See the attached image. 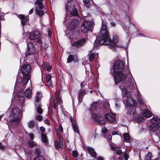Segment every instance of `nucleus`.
<instances>
[{
  "instance_id": "nucleus-13",
  "label": "nucleus",
  "mask_w": 160,
  "mask_h": 160,
  "mask_svg": "<svg viewBox=\"0 0 160 160\" xmlns=\"http://www.w3.org/2000/svg\"><path fill=\"white\" fill-rule=\"evenodd\" d=\"M79 23L78 20L76 19H72L71 22L68 23V27L70 30L74 29Z\"/></svg>"
},
{
  "instance_id": "nucleus-27",
  "label": "nucleus",
  "mask_w": 160,
  "mask_h": 160,
  "mask_svg": "<svg viewBox=\"0 0 160 160\" xmlns=\"http://www.w3.org/2000/svg\"><path fill=\"white\" fill-rule=\"evenodd\" d=\"M110 146L112 149L114 151H116V152L118 154H121L122 153V152L121 150H118V148L113 145L110 144Z\"/></svg>"
},
{
  "instance_id": "nucleus-45",
  "label": "nucleus",
  "mask_w": 160,
  "mask_h": 160,
  "mask_svg": "<svg viewBox=\"0 0 160 160\" xmlns=\"http://www.w3.org/2000/svg\"><path fill=\"white\" fill-rule=\"evenodd\" d=\"M138 102H139V103L141 104H142L143 103V102L140 98V96H138Z\"/></svg>"
},
{
  "instance_id": "nucleus-35",
  "label": "nucleus",
  "mask_w": 160,
  "mask_h": 160,
  "mask_svg": "<svg viewBox=\"0 0 160 160\" xmlns=\"http://www.w3.org/2000/svg\"><path fill=\"white\" fill-rule=\"evenodd\" d=\"M35 124V122L33 120L30 121L28 123V126L30 128H32L34 127Z\"/></svg>"
},
{
  "instance_id": "nucleus-30",
  "label": "nucleus",
  "mask_w": 160,
  "mask_h": 160,
  "mask_svg": "<svg viewBox=\"0 0 160 160\" xmlns=\"http://www.w3.org/2000/svg\"><path fill=\"white\" fill-rule=\"evenodd\" d=\"M17 96L18 97L17 99L20 101H22L25 98L22 92L18 93L17 94Z\"/></svg>"
},
{
  "instance_id": "nucleus-12",
  "label": "nucleus",
  "mask_w": 160,
  "mask_h": 160,
  "mask_svg": "<svg viewBox=\"0 0 160 160\" xmlns=\"http://www.w3.org/2000/svg\"><path fill=\"white\" fill-rule=\"evenodd\" d=\"M27 50L26 52V56L28 55L29 54H32L35 52V49L34 45L31 43H27Z\"/></svg>"
},
{
  "instance_id": "nucleus-46",
  "label": "nucleus",
  "mask_w": 160,
  "mask_h": 160,
  "mask_svg": "<svg viewBox=\"0 0 160 160\" xmlns=\"http://www.w3.org/2000/svg\"><path fill=\"white\" fill-rule=\"evenodd\" d=\"M102 132L105 133H106L108 132V130L105 128H103L102 129Z\"/></svg>"
},
{
  "instance_id": "nucleus-33",
  "label": "nucleus",
  "mask_w": 160,
  "mask_h": 160,
  "mask_svg": "<svg viewBox=\"0 0 160 160\" xmlns=\"http://www.w3.org/2000/svg\"><path fill=\"white\" fill-rule=\"evenodd\" d=\"M42 67L43 69L46 68L47 70L50 72L52 69V66L51 65H48V63H44L42 65Z\"/></svg>"
},
{
  "instance_id": "nucleus-42",
  "label": "nucleus",
  "mask_w": 160,
  "mask_h": 160,
  "mask_svg": "<svg viewBox=\"0 0 160 160\" xmlns=\"http://www.w3.org/2000/svg\"><path fill=\"white\" fill-rule=\"evenodd\" d=\"M35 153L36 154H39L40 153V150L39 148H36L35 149Z\"/></svg>"
},
{
  "instance_id": "nucleus-37",
  "label": "nucleus",
  "mask_w": 160,
  "mask_h": 160,
  "mask_svg": "<svg viewBox=\"0 0 160 160\" xmlns=\"http://www.w3.org/2000/svg\"><path fill=\"white\" fill-rule=\"evenodd\" d=\"M83 2L84 5L87 7H89L90 5V1L89 0H83Z\"/></svg>"
},
{
  "instance_id": "nucleus-64",
  "label": "nucleus",
  "mask_w": 160,
  "mask_h": 160,
  "mask_svg": "<svg viewBox=\"0 0 160 160\" xmlns=\"http://www.w3.org/2000/svg\"><path fill=\"white\" fill-rule=\"evenodd\" d=\"M16 84H15V88H16Z\"/></svg>"
},
{
  "instance_id": "nucleus-31",
  "label": "nucleus",
  "mask_w": 160,
  "mask_h": 160,
  "mask_svg": "<svg viewBox=\"0 0 160 160\" xmlns=\"http://www.w3.org/2000/svg\"><path fill=\"white\" fill-rule=\"evenodd\" d=\"M25 96L27 98H30L32 95L31 91L30 89H27L24 92Z\"/></svg>"
},
{
  "instance_id": "nucleus-52",
  "label": "nucleus",
  "mask_w": 160,
  "mask_h": 160,
  "mask_svg": "<svg viewBox=\"0 0 160 160\" xmlns=\"http://www.w3.org/2000/svg\"><path fill=\"white\" fill-rule=\"evenodd\" d=\"M34 10V9H33V8H32V9H31L30 10V11H29V14H32V12H33Z\"/></svg>"
},
{
  "instance_id": "nucleus-49",
  "label": "nucleus",
  "mask_w": 160,
  "mask_h": 160,
  "mask_svg": "<svg viewBox=\"0 0 160 160\" xmlns=\"http://www.w3.org/2000/svg\"><path fill=\"white\" fill-rule=\"evenodd\" d=\"M95 159L97 160H104V158L101 157H98L97 158H95Z\"/></svg>"
},
{
  "instance_id": "nucleus-58",
  "label": "nucleus",
  "mask_w": 160,
  "mask_h": 160,
  "mask_svg": "<svg viewBox=\"0 0 160 160\" xmlns=\"http://www.w3.org/2000/svg\"><path fill=\"white\" fill-rule=\"evenodd\" d=\"M38 42L40 43L41 44L42 43L41 40L40 39H39L38 40Z\"/></svg>"
},
{
  "instance_id": "nucleus-22",
  "label": "nucleus",
  "mask_w": 160,
  "mask_h": 160,
  "mask_svg": "<svg viewBox=\"0 0 160 160\" xmlns=\"http://www.w3.org/2000/svg\"><path fill=\"white\" fill-rule=\"evenodd\" d=\"M36 107L37 108V112L40 114H41L43 110L42 108H41V104L40 103H35V104Z\"/></svg>"
},
{
  "instance_id": "nucleus-9",
  "label": "nucleus",
  "mask_w": 160,
  "mask_h": 160,
  "mask_svg": "<svg viewBox=\"0 0 160 160\" xmlns=\"http://www.w3.org/2000/svg\"><path fill=\"white\" fill-rule=\"evenodd\" d=\"M43 0H37L35 2L36 4L38 6L35 8V12L40 17H42L44 14V12L42 9L43 6L42 5Z\"/></svg>"
},
{
  "instance_id": "nucleus-29",
  "label": "nucleus",
  "mask_w": 160,
  "mask_h": 160,
  "mask_svg": "<svg viewBox=\"0 0 160 160\" xmlns=\"http://www.w3.org/2000/svg\"><path fill=\"white\" fill-rule=\"evenodd\" d=\"M41 138L42 141L45 143V144L46 145L47 144L48 140L46 135L44 133H42Z\"/></svg>"
},
{
  "instance_id": "nucleus-61",
  "label": "nucleus",
  "mask_w": 160,
  "mask_h": 160,
  "mask_svg": "<svg viewBox=\"0 0 160 160\" xmlns=\"http://www.w3.org/2000/svg\"><path fill=\"white\" fill-rule=\"evenodd\" d=\"M2 115H0V121L1 120V119L2 118Z\"/></svg>"
},
{
  "instance_id": "nucleus-34",
  "label": "nucleus",
  "mask_w": 160,
  "mask_h": 160,
  "mask_svg": "<svg viewBox=\"0 0 160 160\" xmlns=\"http://www.w3.org/2000/svg\"><path fill=\"white\" fill-rule=\"evenodd\" d=\"M28 144L31 148L35 147L37 145V144L35 142L30 140L28 142Z\"/></svg>"
},
{
  "instance_id": "nucleus-32",
  "label": "nucleus",
  "mask_w": 160,
  "mask_h": 160,
  "mask_svg": "<svg viewBox=\"0 0 160 160\" xmlns=\"http://www.w3.org/2000/svg\"><path fill=\"white\" fill-rule=\"evenodd\" d=\"M123 137L124 140L126 142H128L130 141V137L128 134L127 133L123 134Z\"/></svg>"
},
{
  "instance_id": "nucleus-41",
  "label": "nucleus",
  "mask_w": 160,
  "mask_h": 160,
  "mask_svg": "<svg viewBox=\"0 0 160 160\" xmlns=\"http://www.w3.org/2000/svg\"><path fill=\"white\" fill-rule=\"evenodd\" d=\"M28 135L29 138L31 139L30 140L32 141L34 138V136L33 134L32 133H28Z\"/></svg>"
},
{
  "instance_id": "nucleus-1",
  "label": "nucleus",
  "mask_w": 160,
  "mask_h": 160,
  "mask_svg": "<svg viewBox=\"0 0 160 160\" xmlns=\"http://www.w3.org/2000/svg\"><path fill=\"white\" fill-rule=\"evenodd\" d=\"M102 26L99 34L98 37H97V39L98 40L99 44L109 45L108 48L112 49L113 51H116L115 47H122L117 46V43L118 41V38L117 36H114L112 40L110 41L109 34L108 30L107 29L105 22L103 20H102Z\"/></svg>"
},
{
  "instance_id": "nucleus-7",
  "label": "nucleus",
  "mask_w": 160,
  "mask_h": 160,
  "mask_svg": "<svg viewBox=\"0 0 160 160\" xmlns=\"http://www.w3.org/2000/svg\"><path fill=\"white\" fill-rule=\"evenodd\" d=\"M96 103H93L91 107V113L92 116L94 120L96 121L99 123L101 124H104L105 123V119L103 117L100 116L99 114L95 115L92 113V111L95 109V106H96Z\"/></svg>"
},
{
  "instance_id": "nucleus-26",
  "label": "nucleus",
  "mask_w": 160,
  "mask_h": 160,
  "mask_svg": "<svg viewBox=\"0 0 160 160\" xmlns=\"http://www.w3.org/2000/svg\"><path fill=\"white\" fill-rule=\"evenodd\" d=\"M86 92L84 90H81L80 91L79 93V97L78 100L80 102H81L83 98L84 95L85 94Z\"/></svg>"
},
{
  "instance_id": "nucleus-40",
  "label": "nucleus",
  "mask_w": 160,
  "mask_h": 160,
  "mask_svg": "<svg viewBox=\"0 0 160 160\" xmlns=\"http://www.w3.org/2000/svg\"><path fill=\"white\" fill-rule=\"evenodd\" d=\"M33 160H45L42 156H39L36 157Z\"/></svg>"
},
{
  "instance_id": "nucleus-43",
  "label": "nucleus",
  "mask_w": 160,
  "mask_h": 160,
  "mask_svg": "<svg viewBox=\"0 0 160 160\" xmlns=\"http://www.w3.org/2000/svg\"><path fill=\"white\" fill-rule=\"evenodd\" d=\"M124 158L125 160H127L129 158L128 155L126 153H124L123 154Z\"/></svg>"
},
{
  "instance_id": "nucleus-39",
  "label": "nucleus",
  "mask_w": 160,
  "mask_h": 160,
  "mask_svg": "<svg viewBox=\"0 0 160 160\" xmlns=\"http://www.w3.org/2000/svg\"><path fill=\"white\" fill-rule=\"evenodd\" d=\"M73 58L72 55H71L69 56L67 59L68 62H70L73 60Z\"/></svg>"
},
{
  "instance_id": "nucleus-50",
  "label": "nucleus",
  "mask_w": 160,
  "mask_h": 160,
  "mask_svg": "<svg viewBox=\"0 0 160 160\" xmlns=\"http://www.w3.org/2000/svg\"><path fill=\"white\" fill-rule=\"evenodd\" d=\"M112 136L111 135H109L108 138H107V139L108 142H109V141H111L112 140Z\"/></svg>"
},
{
  "instance_id": "nucleus-53",
  "label": "nucleus",
  "mask_w": 160,
  "mask_h": 160,
  "mask_svg": "<svg viewBox=\"0 0 160 160\" xmlns=\"http://www.w3.org/2000/svg\"><path fill=\"white\" fill-rule=\"evenodd\" d=\"M44 122H45V123L46 124H47L48 125L49 124V121L47 119H46V120H45Z\"/></svg>"
},
{
  "instance_id": "nucleus-23",
  "label": "nucleus",
  "mask_w": 160,
  "mask_h": 160,
  "mask_svg": "<svg viewBox=\"0 0 160 160\" xmlns=\"http://www.w3.org/2000/svg\"><path fill=\"white\" fill-rule=\"evenodd\" d=\"M42 95H41L40 93L38 92H37L35 96V104L36 103H40L39 102L40 99Z\"/></svg>"
},
{
  "instance_id": "nucleus-20",
  "label": "nucleus",
  "mask_w": 160,
  "mask_h": 160,
  "mask_svg": "<svg viewBox=\"0 0 160 160\" xmlns=\"http://www.w3.org/2000/svg\"><path fill=\"white\" fill-rule=\"evenodd\" d=\"M142 115L144 117L149 118L151 117L152 113L149 110H144L142 112Z\"/></svg>"
},
{
  "instance_id": "nucleus-16",
  "label": "nucleus",
  "mask_w": 160,
  "mask_h": 160,
  "mask_svg": "<svg viewBox=\"0 0 160 160\" xmlns=\"http://www.w3.org/2000/svg\"><path fill=\"white\" fill-rule=\"evenodd\" d=\"M18 17L21 19V23L23 26L26 25L27 22L29 20L28 16L25 17L22 14H20L18 15Z\"/></svg>"
},
{
  "instance_id": "nucleus-19",
  "label": "nucleus",
  "mask_w": 160,
  "mask_h": 160,
  "mask_svg": "<svg viewBox=\"0 0 160 160\" xmlns=\"http://www.w3.org/2000/svg\"><path fill=\"white\" fill-rule=\"evenodd\" d=\"M70 121L72 122L73 128L75 132L78 133V127L76 124L75 121L73 118H71Z\"/></svg>"
},
{
  "instance_id": "nucleus-21",
  "label": "nucleus",
  "mask_w": 160,
  "mask_h": 160,
  "mask_svg": "<svg viewBox=\"0 0 160 160\" xmlns=\"http://www.w3.org/2000/svg\"><path fill=\"white\" fill-rule=\"evenodd\" d=\"M56 134L58 137L60 142V147L62 148V146H61V144H62V146H63V141L62 139V138L61 133L59 131V129H57V132Z\"/></svg>"
},
{
  "instance_id": "nucleus-25",
  "label": "nucleus",
  "mask_w": 160,
  "mask_h": 160,
  "mask_svg": "<svg viewBox=\"0 0 160 160\" xmlns=\"http://www.w3.org/2000/svg\"><path fill=\"white\" fill-rule=\"evenodd\" d=\"M120 88L122 91V96H127L128 92L127 89L123 87L121 85H120Z\"/></svg>"
},
{
  "instance_id": "nucleus-60",
  "label": "nucleus",
  "mask_w": 160,
  "mask_h": 160,
  "mask_svg": "<svg viewBox=\"0 0 160 160\" xmlns=\"http://www.w3.org/2000/svg\"><path fill=\"white\" fill-rule=\"evenodd\" d=\"M112 135H115L116 134V133L115 132H112Z\"/></svg>"
},
{
  "instance_id": "nucleus-17",
  "label": "nucleus",
  "mask_w": 160,
  "mask_h": 160,
  "mask_svg": "<svg viewBox=\"0 0 160 160\" xmlns=\"http://www.w3.org/2000/svg\"><path fill=\"white\" fill-rule=\"evenodd\" d=\"M86 39L83 38L80 40L79 41H77L72 44L73 46L78 47L82 46L85 42Z\"/></svg>"
},
{
  "instance_id": "nucleus-15",
  "label": "nucleus",
  "mask_w": 160,
  "mask_h": 160,
  "mask_svg": "<svg viewBox=\"0 0 160 160\" xmlns=\"http://www.w3.org/2000/svg\"><path fill=\"white\" fill-rule=\"evenodd\" d=\"M105 117L107 120L110 122H113L116 119L115 115L111 112L106 113Z\"/></svg>"
},
{
  "instance_id": "nucleus-48",
  "label": "nucleus",
  "mask_w": 160,
  "mask_h": 160,
  "mask_svg": "<svg viewBox=\"0 0 160 160\" xmlns=\"http://www.w3.org/2000/svg\"><path fill=\"white\" fill-rule=\"evenodd\" d=\"M40 131L42 132H44L45 131V128L43 127H41L40 128Z\"/></svg>"
},
{
  "instance_id": "nucleus-54",
  "label": "nucleus",
  "mask_w": 160,
  "mask_h": 160,
  "mask_svg": "<svg viewBox=\"0 0 160 160\" xmlns=\"http://www.w3.org/2000/svg\"><path fill=\"white\" fill-rule=\"evenodd\" d=\"M48 36H49V38H50L51 35V33L50 31H49V30H48Z\"/></svg>"
},
{
  "instance_id": "nucleus-63",
  "label": "nucleus",
  "mask_w": 160,
  "mask_h": 160,
  "mask_svg": "<svg viewBox=\"0 0 160 160\" xmlns=\"http://www.w3.org/2000/svg\"><path fill=\"white\" fill-rule=\"evenodd\" d=\"M112 24H113V25H114V23H112Z\"/></svg>"
},
{
  "instance_id": "nucleus-44",
  "label": "nucleus",
  "mask_w": 160,
  "mask_h": 160,
  "mask_svg": "<svg viewBox=\"0 0 160 160\" xmlns=\"http://www.w3.org/2000/svg\"><path fill=\"white\" fill-rule=\"evenodd\" d=\"M72 155L75 157H77L78 156V153L77 151H74L72 152Z\"/></svg>"
},
{
  "instance_id": "nucleus-57",
  "label": "nucleus",
  "mask_w": 160,
  "mask_h": 160,
  "mask_svg": "<svg viewBox=\"0 0 160 160\" xmlns=\"http://www.w3.org/2000/svg\"><path fill=\"white\" fill-rule=\"evenodd\" d=\"M87 67H88V68H89V70H90V71H91V68H90V65H89V64H88L87 65Z\"/></svg>"
},
{
  "instance_id": "nucleus-24",
  "label": "nucleus",
  "mask_w": 160,
  "mask_h": 160,
  "mask_svg": "<svg viewBox=\"0 0 160 160\" xmlns=\"http://www.w3.org/2000/svg\"><path fill=\"white\" fill-rule=\"evenodd\" d=\"M46 80L50 86L52 87V84L51 80V76L49 74L46 76Z\"/></svg>"
},
{
  "instance_id": "nucleus-38",
  "label": "nucleus",
  "mask_w": 160,
  "mask_h": 160,
  "mask_svg": "<svg viewBox=\"0 0 160 160\" xmlns=\"http://www.w3.org/2000/svg\"><path fill=\"white\" fill-rule=\"evenodd\" d=\"M94 57H95V54L94 53H92L90 55L89 57V61L90 62L92 61V60H93Z\"/></svg>"
},
{
  "instance_id": "nucleus-47",
  "label": "nucleus",
  "mask_w": 160,
  "mask_h": 160,
  "mask_svg": "<svg viewBox=\"0 0 160 160\" xmlns=\"http://www.w3.org/2000/svg\"><path fill=\"white\" fill-rule=\"evenodd\" d=\"M138 120L141 122H143L144 121V119L140 116L138 117Z\"/></svg>"
},
{
  "instance_id": "nucleus-6",
  "label": "nucleus",
  "mask_w": 160,
  "mask_h": 160,
  "mask_svg": "<svg viewBox=\"0 0 160 160\" xmlns=\"http://www.w3.org/2000/svg\"><path fill=\"white\" fill-rule=\"evenodd\" d=\"M66 12L71 14L73 16H78V15L77 10L75 7L73 1H68L66 6Z\"/></svg>"
},
{
  "instance_id": "nucleus-18",
  "label": "nucleus",
  "mask_w": 160,
  "mask_h": 160,
  "mask_svg": "<svg viewBox=\"0 0 160 160\" xmlns=\"http://www.w3.org/2000/svg\"><path fill=\"white\" fill-rule=\"evenodd\" d=\"M87 150L91 156L95 158L97 155V153L94 151V149L91 147H88L87 148Z\"/></svg>"
},
{
  "instance_id": "nucleus-5",
  "label": "nucleus",
  "mask_w": 160,
  "mask_h": 160,
  "mask_svg": "<svg viewBox=\"0 0 160 160\" xmlns=\"http://www.w3.org/2000/svg\"><path fill=\"white\" fill-rule=\"evenodd\" d=\"M123 102L127 106L128 114L132 115V117H134L135 112L134 106L136 105L135 101L132 98H128L127 100L124 101Z\"/></svg>"
},
{
  "instance_id": "nucleus-62",
  "label": "nucleus",
  "mask_w": 160,
  "mask_h": 160,
  "mask_svg": "<svg viewBox=\"0 0 160 160\" xmlns=\"http://www.w3.org/2000/svg\"><path fill=\"white\" fill-rule=\"evenodd\" d=\"M92 91H90V93H92Z\"/></svg>"
},
{
  "instance_id": "nucleus-55",
  "label": "nucleus",
  "mask_w": 160,
  "mask_h": 160,
  "mask_svg": "<svg viewBox=\"0 0 160 160\" xmlns=\"http://www.w3.org/2000/svg\"><path fill=\"white\" fill-rule=\"evenodd\" d=\"M97 46H98V43L97 42V41H96L95 42V43H94V46L95 47H97Z\"/></svg>"
},
{
  "instance_id": "nucleus-8",
  "label": "nucleus",
  "mask_w": 160,
  "mask_h": 160,
  "mask_svg": "<svg viewBox=\"0 0 160 160\" xmlns=\"http://www.w3.org/2000/svg\"><path fill=\"white\" fill-rule=\"evenodd\" d=\"M152 124L149 126L150 129L152 131H155L158 130L159 126L160 120L156 117H153L151 119Z\"/></svg>"
},
{
  "instance_id": "nucleus-3",
  "label": "nucleus",
  "mask_w": 160,
  "mask_h": 160,
  "mask_svg": "<svg viewBox=\"0 0 160 160\" xmlns=\"http://www.w3.org/2000/svg\"><path fill=\"white\" fill-rule=\"evenodd\" d=\"M20 71L23 76L20 83V87L22 88H25V86L27 83L30 77V65L29 64L23 65L21 67Z\"/></svg>"
},
{
  "instance_id": "nucleus-51",
  "label": "nucleus",
  "mask_w": 160,
  "mask_h": 160,
  "mask_svg": "<svg viewBox=\"0 0 160 160\" xmlns=\"http://www.w3.org/2000/svg\"><path fill=\"white\" fill-rule=\"evenodd\" d=\"M59 130H60V132H62L63 131V128L61 125H59Z\"/></svg>"
},
{
  "instance_id": "nucleus-28",
  "label": "nucleus",
  "mask_w": 160,
  "mask_h": 160,
  "mask_svg": "<svg viewBox=\"0 0 160 160\" xmlns=\"http://www.w3.org/2000/svg\"><path fill=\"white\" fill-rule=\"evenodd\" d=\"M103 107L105 108V110L106 111H110V105L108 101H106L104 102Z\"/></svg>"
},
{
  "instance_id": "nucleus-2",
  "label": "nucleus",
  "mask_w": 160,
  "mask_h": 160,
  "mask_svg": "<svg viewBox=\"0 0 160 160\" xmlns=\"http://www.w3.org/2000/svg\"><path fill=\"white\" fill-rule=\"evenodd\" d=\"M124 68V63L120 60L117 61L112 67L111 73L113 76L117 85L118 82L124 81L127 78V75L123 72Z\"/></svg>"
},
{
  "instance_id": "nucleus-11",
  "label": "nucleus",
  "mask_w": 160,
  "mask_h": 160,
  "mask_svg": "<svg viewBox=\"0 0 160 160\" xmlns=\"http://www.w3.org/2000/svg\"><path fill=\"white\" fill-rule=\"evenodd\" d=\"M41 34L38 30H35L31 32L29 34V37L31 40H35L39 38Z\"/></svg>"
},
{
  "instance_id": "nucleus-36",
  "label": "nucleus",
  "mask_w": 160,
  "mask_h": 160,
  "mask_svg": "<svg viewBox=\"0 0 160 160\" xmlns=\"http://www.w3.org/2000/svg\"><path fill=\"white\" fill-rule=\"evenodd\" d=\"M42 117L40 115H37L35 117V119L36 120H38L39 122L42 121Z\"/></svg>"
},
{
  "instance_id": "nucleus-4",
  "label": "nucleus",
  "mask_w": 160,
  "mask_h": 160,
  "mask_svg": "<svg viewBox=\"0 0 160 160\" xmlns=\"http://www.w3.org/2000/svg\"><path fill=\"white\" fill-rule=\"evenodd\" d=\"M22 117L20 110L18 108H14L9 115V121L11 125L18 124Z\"/></svg>"
},
{
  "instance_id": "nucleus-10",
  "label": "nucleus",
  "mask_w": 160,
  "mask_h": 160,
  "mask_svg": "<svg viewBox=\"0 0 160 160\" xmlns=\"http://www.w3.org/2000/svg\"><path fill=\"white\" fill-rule=\"evenodd\" d=\"M92 23L90 22L85 21L81 26V31L83 33H86L88 31L92 29Z\"/></svg>"
},
{
  "instance_id": "nucleus-59",
  "label": "nucleus",
  "mask_w": 160,
  "mask_h": 160,
  "mask_svg": "<svg viewBox=\"0 0 160 160\" xmlns=\"http://www.w3.org/2000/svg\"><path fill=\"white\" fill-rule=\"evenodd\" d=\"M0 148L1 149H3L4 148V147L3 146H1V145Z\"/></svg>"
},
{
  "instance_id": "nucleus-56",
  "label": "nucleus",
  "mask_w": 160,
  "mask_h": 160,
  "mask_svg": "<svg viewBox=\"0 0 160 160\" xmlns=\"http://www.w3.org/2000/svg\"><path fill=\"white\" fill-rule=\"evenodd\" d=\"M84 85H85V83L83 82H82L81 83V87H83Z\"/></svg>"
},
{
  "instance_id": "nucleus-14",
  "label": "nucleus",
  "mask_w": 160,
  "mask_h": 160,
  "mask_svg": "<svg viewBox=\"0 0 160 160\" xmlns=\"http://www.w3.org/2000/svg\"><path fill=\"white\" fill-rule=\"evenodd\" d=\"M62 103V101L61 98L58 96V94H56L55 97L53 99V108H55L58 104L61 105Z\"/></svg>"
}]
</instances>
